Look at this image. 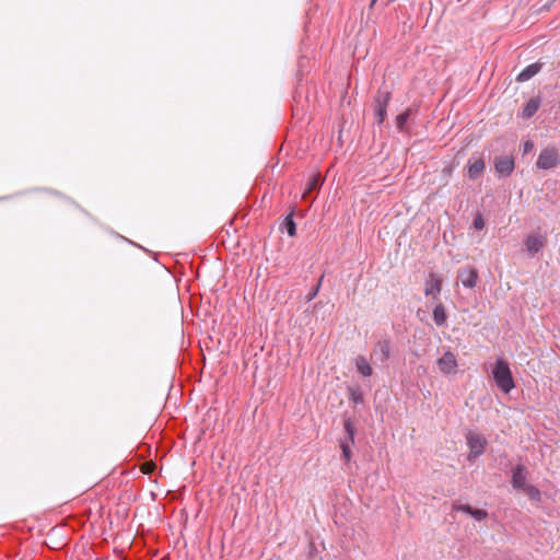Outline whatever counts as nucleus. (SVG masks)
Listing matches in <instances>:
<instances>
[{"label":"nucleus","instance_id":"1","mask_svg":"<svg viewBox=\"0 0 560 560\" xmlns=\"http://www.w3.org/2000/svg\"><path fill=\"white\" fill-rule=\"evenodd\" d=\"M492 377L498 388L505 394H509L515 387L511 369L503 359L497 360L492 369Z\"/></svg>","mask_w":560,"mask_h":560},{"label":"nucleus","instance_id":"2","mask_svg":"<svg viewBox=\"0 0 560 560\" xmlns=\"http://www.w3.org/2000/svg\"><path fill=\"white\" fill-rule=\"evenodd\" d=\"M465 436L469 447L467 459L472 462L485 453L487 440L482 434L474 431L467 432Z\"/></svg>","mask_w":560,"mask_h":560},{"label":"nucleus","instance_id":"3","mask_svg":"<svg viewBox=\"0 0 560 560\" xmlns=\"http://www.w3.org/2000/svg\"><path fill=\"white\" fill-rule=\"evenodd\" d=\"M559 163V151L555 147L542 149L538 155L536 166L538 170L548 171L555 168Z\"/></svg>","mask_w":560,"mask_h":560},{"label":"nucleus","instance_id":"4","mask_svg":"<svg viewBox=\"0 0 560 560\" xmlns=\"http://www.w3.org/2000/svg\"><path fill=\"white\" fill-rule=\"evenodd\" d=\"M546 238L540 234L527 235L524 240V246L529 257H534L545 247Z\"/></svg>","mask_w":560,"mask_h":560},{"label":"nucleus","instance_id":"5","mask_svg":"<svg viewBox=\"0 0 560 560\" xmlns=\"http://www.w3.org/2000/svg\"><path fill=\"white\" fill-rule=\"evenodd\" d=\"M438 366L445 375L456 374L458 364L455 354L451 351L444 352L438 360Z\"/></svg>","mask_w":560,"mask_h":560},{"label":"nucleus","instance_id":"6","mask_svg":"<svg viewBox=\"0 0 560 560\" xmlns=\"http://www.w3.org/2000/svg\"><path fill=\"white\" fill-rule=\"evenodd\" d=\"M442 290V278L436 272H431L424 283L425 296L436 299Z\"/></svg>","mask_w":560,"mask_h":560},{"label":"nucleus","instance_id":"7","mask_svg":"<svg viewBox=\"0 0 560 560\" xmlns=\"http://www.w3.org/2000/svg\"><path fill=\"white\" fill-rule=\"evenodd\" d=\"M528 471L522 464H517L512 470V487L515 490H523L528 483L527 481Z\"/></svg>","mask_w":560,"mask_h":560},{"label":"nucleus","instance_id":"8","mask_svg":"<svg viewBox=\"0 0 560 560\" xmlns=\"http://www.w3.org/2000/svg\"><path fill=\"white\" fill-rule=\"evenodd\" d=\"M458 278L463 287L467 289H472L477 284L478 272L475 268L464 267L458 270Z\"/></svg>","mask_w":560,"mask_h":560},{"label":"nucleus","instance_id":"9","mask_svg":"<svg viewBox=\"0 0 560 560\" xmlns=\"http://www.w3.org/2000/svg\"><path fill=\"white\" fill-rule=\"evenodd\" d=\"M389 102V93L382 92L376 96L375 100V117L377 118L378 124H382L386 117V109Z\"/></svg>","mask_w":560,"mask_h":560},{"label":"nucleus","instance_id":"10","mask_svg":"<svg viewBox=\"0 0 560 560\" xmlns=\"http://www.w3.org/2000/svg\"><path fill=\"white\" fill-rule=\"evenodd\" d=\"M494 168L500 176H510L514 170V160L511 156L498 158L494 162Z\"/></svg>","mask_w":560,"mask_h":560},{"label":"nucleus","instance_id":"11","mask_svg":"<svg viewBox=\"0 0 560 560\" xmlns=\"http://www.w3.org/2000/svg\"><path fill=\"white\" fill-rule=\"evenodd\" d=\"M541 69L539 63L528 65L525 69H523L516 77L518 82H525L536 75Z\"/></svg>","mask_w":560,"mask_h":560},{"label":"nucleus","instance_id":"12","mask_svg":"<svg viewBox=\"0 0 560 560\" xmlns=\"http://www.w3.org/2000/svg\"><path fill=\"white\" fill-rule=\"evenodd\" d=\"M485 170V162L482 159H475L468 161V175L475 179L481 175Z\"/></svg>","mask_w":560,"mask_h":560},{"label":"nucleus","instance_id":"13","mask_svg":"<svg viewBox=\"0 0 560 560\" xmlns=\"http://www.w3.org/2000/svg\"><path fill=\"white\" fill-rule=\"evenodd\" d=\"M432 316H433V322L438 327H442L445 325L447 317H446L445 307L443 306L442 303H439L434 306Z\"/></svg>","mask_w":560,"mask_h":560},{"label":"nucleus","instance_id":"14","mask_svg":"<svg viewBox=\"0 0 560 560\" xmlns=\"http://www.w3.org/2000/svg\"><path fill=\"white\" fill-rule=\"evenodd\" d=\"M354 364H355L358 372L362 376L369 377L372 375L373 370L364 357H362V355L357 357L354 360Z\"/></svg>","mask_w":560,"mask_h":560},{"label":"nucleus","instance_id":"15","mask_svg":"<svg viewBox=\"0 0 560 560\" xmlns=\"http://www.w3.org/2000/svg\"><path fill=\"white\" fill-rule=\"evenodd\" d=\"M538 108H539V101L535 100V98L529 100L522 110V117L524 119H528V118L533 117L536 114V112L538 110Z\"/></svg>","mask_w":560,"mask_h":560},{"label":"nucleus","instance_id":"16","mask_svg":"<svg viewBox=\"0 0 560 560\" xmlns=\"http://www.w3.org/2000/svg\"><path fill=\"white\" fill-rule=\"evenodd\" d=\"M523 490L526 492V494L528 495V498L530 500L536 501V502L540 501L541 493H540L539 489L536 488L535 486L527 485Z\"/></svg>","mask_w":560,"mask_h":560},{"label":"nucleus","instance_id":"17","mask_svg":"<svg viewBox=\"0 0 560 560\" xmlns=\"http://www.w3.org/2000/svg\"><path fill=\"white\" fill-rule=\"evenodd\" d=\"M282 226L283 229H285V231L288 232V234L290 236H294L295 233H296V226H295V223L293 221V218H292V214L288 215L283 223H282Z\"/></svg>","mask_w":560,"mask_h":560},{"label":"nucleus","instance_id":"18","mask_svg":"<svg viewBox=\"0 0 560 560\" xmlns=\"http://www.w3.org/2000/svg\"><path fill=\"white\" fill-rule=\"evenodd\" d=\"M410 116V109H407L406 112L399 114L396 118V125L399 130H402L408 118Z\"/></svg>","mask_w":560,"mask_h":560},{"label":"nucleus","instance_id":"19","mask_svg":"<svg viewBox=\"0 0 560 560\" xmlns=\"http://www.w3.org/2000/svg\"><path fill=\"white\" fill-rule=\"evenodd\" d=\"M376 348L378 349V351L381 353L380 360L386 361L389 358V347H388L387 342H378L376 345Z\"/></svg>","mask_w":560,"mask_h":560},{"label":"nucleus","instance_id":"20","mask_svg":"<svg viewBox=\"0 0 560 560\" xmlns=\"http://www.w3.org/2000/svg\"><path fill=\"white\" fill-rule=\"evenodd\" d=\"M470 516L474 517L476 521L480 522V521H483L485 518H487L488 513H487V511L481 510V509H474Z\"/></svg>","mask_w":560,"mask_h":560},{"label":"nucleus","instance_id":"21","mask_svg":"<svg viewBox=\"0 0 560 560\" xmlns=\"http://www.w3.org/2000/svg\"><path fill=\"white\" fill-rule=\"evenodd\" d=\"M349 397L357 405L363 402L362 394L360 392H358V390L351 389L350 394H349Z\"/></svg>","mask_w":560,"mask_h":560},{"label":"nucleus","instance_id":"22","mask_svg":"<svg viewBox=\"0 0 560 560\" xmlns=\"http://www.w3.org/2000/svg\"><path fill=\"white\" fill-rule=\"evenodd\" d=\"M345 430L346 432L348 433L349 438H350V442L353 443V439H354V427L352 425L351 421H346L345 422Z\"/></svg>","mask_w":560,"mask_h":560},{"label":"nucleus","instance_id":"23","mask_svg":"<svg viewBox=\"0 0 560 560\" xmlns=\"http://www.w3.org/2000/svg\"><path fill=\"white\" fill-rule=\"evenodd\" d=\"M341 450H342V454H343V457L347 462L350 460L351 458V451H350V445L349 443L347 442H341Z\"/></svg>","mask_w":560,"mask_h":560},{"label":"nucleus","instance_id":"24","mask_svg":"<svg viewBox=\"0 0 560 560\" xmlns=\"http://www.w3.org/2000/svg\"><path fill=\"white\" fill-rule=\"evenodd\" d=\"M472 226L476 230H482L485 228V221H483V219H482V217L480 214H478L475 218V220L472 222Z\"/></svg>","mask_w":560,"mask_h":560},{"label":"nucleus","instance_id":"25","mask_svg":"<svg viewBox=\"0 0 560 560\" xmlns=\"http://www.w3.org/2000/svg\"><path fill=\"white\" fill-rule=\"evenodd\" d=\"M454 509L456 511H459V512H463V513H466L468 515L471 514L474 508H471L470 505H467V504H459V505H455Z\"/></svg>","mask_w":560,"mask_h":560},{"label":"nucleus","instance_id":"26","mask_svg":"<svg viewBox=\"0 0 560 560\" xmlns=\"http://www.w3.org/2000/svg\"><path fill=\"white\" fill-rule=\"evenodd\" d=\"M533 149H534L533 141L527 140V141L524 142V144H523V153L524 154L529 153L530 151H533Z\"/></svg>","mask_w":560,"mask_h":560},{"label":"nucleus","instance_id":"27","mask_svg":"<svg viewBox=\"0 0 560 560\" xmlns=\"http://www.w3.org/2000/svg\"><path fill=\"white\" fill-rule=\"evenodd\" d=\"M317 293V290L315 292H313V295L311 296V299H313Z\"/></svg>","mask_w":560,"mask_h":560}]
</instances>
